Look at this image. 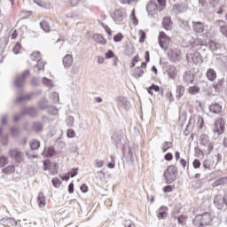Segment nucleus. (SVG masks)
I'll use <instances>...</instances> for the list:
<instances>
[{
    "mask_svg": "<svg viewBox=\"0 0 227 227\" xmlns=\"http://www.w3.org/2000/svg\"><path fill=\"white\" fill-rule=\"evenodd\" d=\"M214 221V215L212 212H205L203 214H199L193 219V224L196 227L208 226Z\"/></svg>",
    "mask_w": 227,
    "mask_h": 227,
    "instance_id": "f257e3e1",
    "label": "nucleus"
},
{
    "mask_svg": "<svg viewBox=\"0 0 227 227\" xmlns=\"http://www.w3.org/2000/svg\"><path fill=\"white\" fill-rule=\"evenodd\" d=\"M176 175H178V168L175 165L168 166L164 172L167 184H173L176 180Z\"/></svg>",
    "mask_w": 227,
    "mask_h": 227,
    "instance_id": "f03ea898",
    "label": "nucleus"
},
{
    "mask_svg": "<svg viewBox=\"0 0 227 227\" xmlns=\"http://www.w3.org/2000/svg\"><path fill=\"white\" fill-rule=\"evenodd\" d=\"M9 157L14 160L16 164H20L24 162V153L20 152L19 149H12L9 152Z\"/></svg>",
    "mask_w": 227,
    "mask_h": 227,
    "instance_id": "7ed1b4c3",
    "label": "nucleus"
},
{
    "mask_svg": "<svg viewBox=\"0 0 227 227\" xmlns=\"http://www.w3.org/2000/svg\"><path fill=\"white\" fill-rule=\"evenodd\" d=\"M158 40L161 49H168L171 43V37L168 36L165 32H160Z\"/></svg>",
    "mask_w": 227,
    "mask_h": 227,
    "instance_id": "20e7f679",
    "label": "nucleus"
},
{
    "mask_svg": "<svg viewBox=\"0 0 227 227\" xmlns=\"http://www.w3.org/2000/svg\"><path fill=\"white\" fill-rule=\"evenodd\" d=\"M225 123H224V120L223 119H217L215 122V129H214V132H215L216 134H218L219 136H221L222 134H224V127Z\"/></svg>",
    "mask_w": 227,
    "mask_h": 227,
    "instance_id": "39448f33",
    "label": "nucleus"
},
{
    "mask_svg": "<svg viewBox=\"0 0 227 227\" xmlns=\"http://www.w3.org/2000/svg\"><path fill=\"white\" fill-rule=\"evenodd\" d=\"M125 15H126L125 11L120 8L114 11L113 19L114 22H117V24H120V22H123V17H125Z\"/></svg>",
    "mask_w": 227,
    "mask_h": 227,
    "instance_id": "423d86ee",
    "label": "nucleus"
},
{
    "mask_svg": "<svg viewBox=\"0 0 227 227\" xmlns=\"http://www.w3.org/2000/svg\"><path fill=\"white\" fill-rule=\"evenodd\" d=\"M183 81L184 84H194V73L192 71H186L183 74Z\"/></svg>",
    "mask_w": 227,
    "mask_h": 227,
    "instance_id": "0eeeda50",
    "label": "nucleus"
},
{
    "mask_svg": "<svg viewBox=\"0 0 227 227\" xmlns=\"http://www.w3.org/2000/svg\"><path fill=\"white\" fill-rule=\"evenodd\" d=\"M146 68V62H142L141 67H137L133 71V77L139 79L145 74V69Z\"/></svg>",
    "mask_w": 227,
    "mask_h": 227,
    "instance_id": "6e6552de",
    "label": "nucleus"
},
{
    "mask_svg": "<svg viewBox=\"0 0 227 227\" xmlns=\"http://www.w3.org/2000/svg\"><path fill=\"white\" fill-rule=\"evenodd\" d=\"M147 12L149 15H155L159 12V6L153 1H150L146 6Z\"/></svg>",
    "mask_w": 227,
    "mask_h": 227,
    "instance_id": "1a4fd4ad",
    "label": "nucleus"
},
{
    "mask_svg": "<svg viewBox=\"0 0 227 227\" xmlns=\"http://www.w3.org/2000/svg\"><path fill=\"white\" fill-rule=\"evenodd\" d=\"M162 26L166 31H171V29H173V21L171 20V17H164L162 20Z\"/></svg>",
    "mask_w": 227,
    "mask_h": 227,
    "instance_id": "9d476101",
    "label": "nucleus"
},
{
    "mask_svg": "<svg viewBox=\"0 0 227 227\" xmlns=\"http://www.w3.org/2000/svg\"><path fill=\"white\" fill-rule=\"evenodd\" d=\"M192 27L195 33H203L205 31V24L200 21H193Z\"/></svg>",
    "mask_w": 227,
    "mask_h": 227,
    "instance_id": "9b49d317",
    "label": "nucleus"
},
{
    "mask_svg": "<svg viewBox=\"0 0 227 227\" xmlns=\"http://www.w3.org/2000/svg\"><path fill=\"white\" fill-rule=\"evenodd\" d=\"M93 40L99 45H107V39L104 38V35L100 34H94Z\"/></svg>",
    "mask_w": 227,
    "mask_h": 227,
    "instance_id": "f8f14e48",
    "label": "nucleus"
},
{
    "mask_svg": "<svg viewBox=\"0 0 227 227\" xmlns=\"http://www.w3.org/2000/svg\"><path fill=\"white\" fill-rule=\"evenodd\" d=\"M168 75L170 79L175 81V79L178 77V69H176V67L170 66L168 70Z\"/></svg>",
    "mask_w": 227,
    "mask_h": 227,
    "instance_id": "ddd939ff",
    "label": "nucleus"
},
{
    "mask_svg": "<svg viewBox=\"0 0 227 227\" xmlns=\"http://www.w3.org/2000/svg\"><path fill=\"white\" fill-rule=\"evenodd\" d=\"M206 76L207 81H211V82H214V81L217 79V73L215 72V70L208 68L206 73Z\"/></svg>",
    "mask_w": 227,
    "mask_h": 227,
    "instance_id": "4468645a",
    "label": "nucleus"
},
{
    "mask_svg": "<svg viewBox=\"0 0 227 227\" xmlns=\"http://www.w3.org/2000/svg\"><path fill=\"white\" fill-rule=\"evenodd\" d=\"M209 111L214 114H219L223 111V106L219 103H213L209 106Z\"/></svg>",
    "mask_w": 227,
    "mask_h": 227,
    "instance_id": "2eb2a0df",
    "label": "nucleus"
},
{
    "mask_svg": "<svg viewBox=\"0 0 227 227\" xmlns=\"http://www.w3.org/2000/svg\"><path fill=\"white\" fill-rule=\"evenodd\" d=\"M185 95V87L184 85H177L176 88V98L180 100Z\"/></svg>",
    "mask_w": 227,
    "mask_h": 227,
    "instance_id": "dca6fc26",
    "label": "nucleus"
},
{
    "mask_svg": "<svg viewBox=\"0 0 227 227\" xmlns=\"http://www.w3.org/2000/svg\"><path fill=\"white\" fill-rule=\"evenodd\" d=\"M214 203L215 207H217V208H219L220 210H223L224 207V199H223L221 195H216L215 197Z\"/></svg>",
    "mask_w": 227,
    "mask_h": 227,
    "instance_id": "f3484780",
    "label": "nucleus"
},
{
    "mask_svg": "<svg viewBox=\"0 0 227 227\" xmlns=\"http://www.w3.org/2000/svg\"><path fill=\"white\" fill-rule=\"evenodd\" d=\"M180 58H182V51L178 50L171 51L170 59H172V61H179Z\"/></svg>",
    "mask_w": 227,
    "mask_h": 227,
    "instance_id": "a211bd4d",
    "label": "nucleus"
},
{
    "mask_svg": "<svg viewBox=\"0 0 227 227\" xmlns=\"http://www.w3.org/2000/svg\"><path fill=\"white\" fill-rule=\"evenodd\" d=\"M226 184H227V176H223L216 179L212 184V187H219L220 185H226Z\"/></svg>",
    "mask_w": 227,
    "mask_h": 227,
    "instance_id": "6ab92c4d",
    "label": "nucleus"
},
{
    "mask_svg": "<svg viewBox=\"0 0 227 227\" xmlns=\"http://www.w3.org/2000/svg\"><path fill=\"white\" fill-rule=\"evenodd\" d=\"M74 63V57L72 55H66L63 59V64L66 68H68V67H72V64Z\"/></svg>",
    "mask_w": 227,
    "mask_h": 227,
    "instance_id": "aec40b11",
    "label": "nucleus"
},
{
    "mask_svg": "<svg viewBox=\"0 0 227 227\" xmlns=\"http://www.w3.org/2000/svg\"><path fill=\"white\" fill-rule=\"evenodd\" d=\"M168 217V208L166 207H161L158 210V219H166Z\"/></svg>",
    "mask_w": 227,
    "mask_h": 227,
    "instance_id": "412c9836",
    "label": "nucleus"
},
{
    "mask_svg": "<svg viewBox=\"0 0 227 227\" xmlns=\"http://www.w3.org/2000/svg\"><path fill=\"white\" fill-rule=\"evenodd\" d=\"M223 86H224V78L219 79L216 82L213 83V88L215 91H221Z\"/></svg>",
    "mask_w": 227,
    "mask_h": 227,
    "instance_id": "4be33fe9",
    "label": "nucleus"
},
{
    "mask_svg": "<svg viewBox=\"0 0 227 227\" xmlns=\"http://www.w3.org/2000/svg\"><path fill=\"white\" fill-rule=\"evenodd\" d=\"M187 91L189 95H198V93H200V86L193 85V86H190Z\"/></svg>",
    "mask_w": 227,
    "mask_h": 227,
    "instance_id": "5701e85b",
    "label": "nucleus"
},
{
    "mask_svg": "<svg viewBox=\"0 0 227 227\" xmlns=\"http://www.w3.org/2000/svg\"><path fill=\"white\" fill-rule=\"evenodd\" d=\"M153 91L158 93L159 91H160V87L153 83L149 88H147V93H149V95H153Z\"/></svg>",
    "mask_w": 227,
    "mask_h": 227,
    "instance_id": "b1692460",
    "label": "nucleus"
},
{
    "mask_svg": "<svg viewBox=\"0 0 227 227\" xmlns=\"http://www.w3.org/2000/svg\"><path fill=\"white\" fill-rule=\"evenodd\" d=\"M170 148H173V143L172 142H163L161 145V151L163 152V153H166V152H168V150H169Z\"/></svg>",
    "mask_w": 227,
    "mask_h": 227,
    "instance_id": "393cba45",
    "label": "nucleus"
},
{
    "mask_svg": "<svg viewBox=\"0 0 227 227\" xmlns=\"http://www.w3.org/2000/svg\"><path fill=\"white\" fill-rule=\"evenodd\" d=\"M40 26L43 30L45 31V33H50L51 31V25L46 20H43L40 22Z\"/></svg>",
    "mask_w": 227,
    "mask_h": 227,
    "instance_id": "a878e982",
    "label": "nucleus"
},
{
    "mask_svg": "<svg viewBox=\"0 0 227 227\" xmlns=\"http://www.w3.org/2000/svg\"><path fill=\"white\" fill-rule=\"evenodd\" d=\"M37 203L41 208L45 207V196H43V193H39L37 197Z\"/></svg>",
    "mask_w": 227,
    "mask_h": 227,
    "instance_id": "bb28decb",
    "label": "nucleus"
},
{
    "mask_svg": "<svg viewBox=\"0 0 227 227\" xmlns=\"http://www.w3.org/2000/svg\"><path fill=\"white\" fill-rule=\"evenodd\" d=\"M2 171L4 173V175H11V173H15V166H7Z\"/></svg>",
    "mask_w": 227,
    "mask_h": 227,
    "instance_id": "cd10ccee",
    "label": "nucleus"
},
{
    "mask_svg": "<svg viewBox=\"0 0 227 227\" xmlns=\"http://www.w3.org/2000/svg\"><path fill=\"white\" fill-rule=\"evenodd\" d=\"M203 166L205 169H212L214 166V160L209 159V160H204Z\"/></svg>",
    "mask_w": 227,
    "mask_h": 227,
    "instance_id": "c85d7f7f",
    "label": "nucleus"
},
{
    "mask_svg": "<svg viewBox=\"0 0 227 227\" xmlns=\"http://www.w3.org/2000/svg\"><path fill=\"white\" fill-rule=\"evenodd\" d=\"M58 164L56 162H52L49 170L51 172V175H58Z\"/></svg>",
    "mask_w": 227,
    "mask_h": 227,
    "instance_id": "c756f323",
    "label": "nucleus"
},
{
    "mask_svg": "<svg viewBox=\"0 0 227 227\" xmlns=\"http://www.w3.org/2000/svg\"><path fill=\"white\" fill-rule=\"evenodd\" d=\"M35 68H37V72H41V70H44L45 68V61L41 59L40 60H37V64L35 66Z\"/></svg>",
    "mask_w": 227,
    "mask_h": 227,
    "instance_id": "7c9ffc66",
    "label": "nucleus"
},
{
    "mask_svg": "<svg viewBox=\"0 0 227 227\" xmlns=\"http://www.w3.org/2000/svg\"><path fill=\"white\" fill-rule=\"evenodd\" d=\"M130 19L134 26H137V24H139V20H137V17H136V9L132 10L130 14Z\"/></svg>",
    "mask_w": 227,
    "mask_h": 227,
    "instance_id": "2f4dec72",
    "label": "nucleus"
},
{
    "mask_svg": "<svg viewBox=\"0 0 227 227\" xmlns=\"http://www.w3.org/2000/svg\"><path fill=\"white\" fill-rule=\"evenodd\" d=\"M31 150H38L40 148V141L34 139L30 142Z\"/></svg>",
    "mask_w": 227,
    "mask_h": 227,
    "instance_id": "473e14b6",
    "label": "nucleus"
},
{
    "mask_svg": "<svg viewBox=\"0 0 227 227\" xmlns=\"http://www.w3.org/2000/svg\"><path fill=\"white\" fill-rule=\"evenodd\" d=\"M192 61L195 65H198V63H200V61H201V55H200V53H198V52L194 53L192 57Z\"/></svg>",
    "mask_w": 227,
    "mask_h": 227,
    "instance_id": "72a5a7b5",
    "label": "nucleus"
},
{
    "mask_svg": "<svg viewBox=\"0 0 227 227\" xmlns=\"http://www.w3.org/2000/svg\"><path fill=\"white\" fill-rule=\"evenodd\" d=\"M138 36H140L139 38L140 43H145V41L146 40V32H145V30H139Z\"/></svg>",
    "mask_w": 227,
    "mask_h": 227,
    "instance_id": "f704fd0d",
    "label": "nucleus"
},
{
    "mask_svg": "<svg viewBox=\"0 0 227 227\" xmlns=\"http://www.w3.org/2000/svg\"><path fill=\"white\" fill-rule=\"evenodd\" d=\"M31 58L33 61H40L42 59V54H40V51H34L31 54Z\"/></svg>",
    "mask_w": 227,
    "mask_h": 227,
    "instance_id": "c9c22d12",
    "label": "nucleus"
},
{
    "mask_svg": "<svg viewBox=\"0 0 227 227\" xmlns=\"http://www.w3.org/2000/svg\"><path fill=\"white\" fill-rule=\"evenodd\" d=\"M123 38H125V35H123V34H121V33H118L114 35V42L118 43V42H122Z\"/></svg>",
    "mask_w": 227,
    "mask_h": 227,
    "instance_id": "e433bc0d",
    "label": "nucleus"
},
{
    "mask_svg": "<svg viewBox=\"0 0 227 227\" xmlns=\"http://www.w3.org/2000/svg\"><path fill=\"white\" fill-rule=\"evenodd\" d=\"M26 75H29V71H26L24 73L23 76L21 77V80L19 78L16 79V81H15L16 86H20V84L19 83L20 82H21V84L24 83V79H25Z\"/></svg>",
    "mask_w": 227,
    "mask_h": 227,
    "instance_id": "4c0bfd02",
    "label": "nucleus"
},
{
    "mask_svg": "<svg viewBox=\"0 0 227 227\" xmlns=\"http://www.w3.org/2000/svg\"><path fill=\"white\" fill-rule=\"evenodd\" d=\"M157 2L159 3V5H158L159 12H162V10H164L166 8L167 1L166 0H157Z\"/></svg>",
    "mask_w": 227,
    "mask_h": 227,
    "instance_id": "58836bf2",
    "label": "nucleus"
},
{
    "mask_svg": "<svg viewBox=\"0 0 227 227\" xmlns=\"http://www.w3.org/2000/svg\"><path fill=\"white\" fill-rule=\"evenodd\" d=\"M52 162L50 161V160H43V171H49Z\"/></svg>",
    "mask_w": 227,
    "mask_h": 227,
    "instance_id": "ea45409f",
    "label": "nucleus"
},
{
    "mask_svg": "<svg viewBox=\"0 0 227 227\" xmlns=\"http://www.w3.org/2000/svg\"><path fill=\"white\" fill-rule=\"evenodd\" d=\"M219 31L223 35V36H225V38H227V25L221 26L219 27Z\"/></svg>",
    "mask_w": 227,
    "mask_h": 227,
    "instance_id": "a19ab883",
    "label": "nucleus"
},
{
    "mask_svg": "<svg viewBox=\"0 0 227 227\" xmlns=\"http://www.w3.org/2000/svg\"><path fill=\"white\" fill-rule=\"evenodd\" d=\"M20 49H22V45H20V43H17L12 48V51L14 54H19V52H20Z\"/></svg>",
    "mask_w": 227,
    "mask_h": 227,
    "instance_id": "79ce46f5",
    "label": "nucleus"
},
{
    "mask_svg": "<svg viewBox=\"0 0 227 227\" xmlns=\"http://www.w3.org/2000/svg\"><path fill=\"white\" fill-rule=\"evenodd\" d=\"M203 125H205V121L203 120V117H199L197 121V127L198 129H203Z\"/></svg>",
    "mask_w": 227,
    "mask_h": 227,
    "instance_id": "37998d69",
    "label": "nucleus"
},
{
    "mask_svg": "<svg viewBox=\"0 0 227 227\" xmlns=\"http://www.w3.org/2000/svg\"><path fill=\"white\" fill-rule=\"evenodd\" d=\"M8 164V158L6 157H0V168H4Z\"/></svg>",
    "mask_w": 227,
    "mask_h": 227,
    "instance_id": "c03bdc74",
    "label": "nucleus"
},
{
    "mask_svg": "<svg viewBox=\"0 0 227 227\" xmlns=\"http://www.w3.org/2000/svg\"><path fill=\"white\" fill-rule=\"evenodd\" d=\"M51 183H52V184H53L55 187H59V185H61V180H59V178H58V177H54V178L51 180Z\"/></svg>",
    "mask_w": 227,
    "mask_h": 227,
    "instance_id": "a18cd8bd",
    "label": "nucleus"
},
{
    "mask_svg": "<svg viewBox=\"0 0 227 227\" xmlns=\"http://www.w3.org/2000/svg\"><path fill=\"white\" fill-rule=\"evenodd\" d=\"M175 189V185H167L162 188L163 192H171Z\"/></svg>",
    "mask_w": 227,
    "mask_h": 227,
    "instance_id": "49530a36",
    "label": "nucleus"
},
{
    "mask_svg": "<svg viewBox=\"0 0 227 227\" xmlns=\"http://www.w3.org/2000/svg\"><path fill=\"white\" fill-rule=\"evenodd\" d=\"M177 221L179 224H185V222L187 221V217L184 215L178 216Z\"/></svg>",
    "mask_w": 227,
    "mask_h": 227,
    "instance_id": "de8ad7c7",
    "label": "nucleus"
},
{
    "mask_svg": "<svg viewBox=\"0 0 227 227\" xmlns=\"http://www.w3.org/2000/svg\"><path fill=\"white\" fill-rule=\"evenodd\" d=\"M105 56L106 59H111V58H115L116 55L111 50H108Z\"/></svg>",
    "mask_w": 227,
    "mask_h": 227,
    "instance_id": "09e8293b",
    "label": "nucleus"
},
{
    "mask_svg": "<svg viewBox=\"0 0 227 227\" xmlns=\"http://www.w3.org/2000/svg\"><path fill=\"white\" fill-rule=\"evenodd\" d=\"M67 136L69 138L75 137V130H74L72 129H67Z\"/></svg>",
    "mask_w": 227,
    "mask_h": 227,
    "instance_id": "8fccbe9b",
    "label": "nucleus"
},
{
    "mask_svg": "<svg viewBox=\"0 0 227 227\" xmlns=\"http://www.w3.org/2000/svg\"><path fill=\"white\" fill-rule=\"evenodd\" d=\"M192 166L195 169H199L201 167V161L200 160H194L192 162Z\"/></svg>",
    "mask_w": 227,
    "mask_h": 227,
    "instance_id": "3c124183",
    "label": "nucleus"
},
{
    "mask_svg": "<svg viewBox=\"0 0 227 227\" xmlns=\"http://www.w3.org/2000/svg\"><path fill=\"white\" fill-rule=\"evenodd\" d=\"M139 61H140L139 55L135 56L131 63V68H134V67H136V64L139 63Z\"/></svg>",
    "mask_w": 227,
    "mask_h": 227,
    "instance_id": "603ef678",
    "label": "nucleus"
},
{
    "mask_svg": "<svg viewBox=\"0 0 227 227\" xmlns=\"http://www.w3.org/2000/svg\"><path fill=\"white\" fill-rule=\"evenodd\" d=\"M166 98H168L169 102H173V100H175V98L173 97V93L171 91H168L166 93Z\"/></svg>",
    "mask_w": 227,
    "mask_h": 227,
    "instance_id": "864d4df0",
    "label": "nucleus"
},
{
    "mask_svg": "<svg viewBox=\"0 0 227 227\" xmlns=\"http://www.w3.org/2000/svg\"><path fill=\"white\" fill-rule=\"evenodd\" d=\"M82 0H68L70 6H77Z\"/></svg>",
    "mask_w": 227,
    "mask_h": 227,
    "instance_id": "5fc2aeb1",
    "label": "nucleus"
},
{
    "mask_svg": "<svg viewBox=\"0 0 227 227\" xmlns=\"http://www.w3.org/2000/svg\"><path fill=\"white\" fill-rule=\"evenodd\" d=\"M46 150V153L47 155H49L50 157H52V155H54V148L52 147H48Z\"/></svg>",
    "mask_w": 227,
    "mask_h": 227,
    "instance_id": "6e6d98bb",
    "label": "nucleus"
},
{
    "mask_svg": "<svg viewBox=\"0 0 227 227\" xmlns=\"http://www.w3.org/2000/svg\"><path fill=\"white\" fill-rule=\"evenodd\" d=\"M77 171H79L78 168H73L70 172L69 175L71 178H74V176H77Z\"/></svg>",
    "mask_w": 227,
    "mask_h": 227,
    "instance_id": "4d7b16f0",
    "label": "nucleus"
},
{
    "mask_svg": "<svg viewBox=\"0 0 227 227\" xmlns=\"http://www.w3.org/2000/svg\"><path fill=\"white\" fill-rule=\"evenodd\" d=\"M95 166H96L97 168H102V167L104 166V160H97L95 161Z\"/></svg>",
    "mask_w": 227,
    "mask_h": 227,
    "instance_id": "13d9d810",
    "label": "nucleus"
},
{
    "mask_svg": "<svg viewBox=\"0 0 227 227\" xmlns=\"http://www.w3.org/2000/svg\"><path fill=\"white\" fill-rule=\"evenodd\" d=\"M165 160H171L173 159V153H168L165 156H164Z\"/></svg>",
    "mask_w": 227,
    "mask_h": 227,
    "instance_id": "bf43d9fd",
    "label": "nucleus"
},
{
    "mask_svg": "<svg viewBox=\"0 0 227 227\" xmlns=\"http://www.w3.org/2000/svg\"><path fill=\"white\" fill-rule=\"evenodd\" d=\"M105 31L106 33L108 35V36H113V31L111 30V28L109 27H105Z\"/></svg>",
    "mask_w": 227,
    "mask_h": 227,
    "instance_id": "052dcab7",
    "label": "nucleus"
},
{
    "mask_svg": "<svg viewBox=\"0 0 227 227\" xmlns=\"http://www.w3.org/2000/svg\"><path fill=\"white\" fill-rule=\"evenodd\" d=\"M17 36H19V32H17V29H15V30L12 32V35H11V38H12V40H16V39H17Z\"/></svg>",
    "mask_w": 227,
    "mask_h": 227,
    "instance_id": "680f3d73",
    "label": "nucleus"
},
{
    "mask_svg": "<svg viewBox=\"0 0 227 227\" xmlns=\"http://www.w3.org/2000/svg\"><path fill=\"white\" fill-rule=\"evenodd\" d=\"M70 173H67L64 176H60V178H62V180H66L67 182H68V180H70Z\"/></svg>",
    "mask_w": 227,
    "mask_h": 227,
    "instance_id": "e2e57ef3",
    "label": "nucleus"
},
{
    "mask_svg": "<svg viewBox=\"0 0 227 227\" xmlns=\"http://www.w3.org/2000/svg\"><path fill=\"white\" fill-rule=\"evenodd\" d=\"M82 192H86L88 191V185L86 184H82L81 187H80Z\"/></svg>",
    "mask_w": 227,
    "mask_h": 227,
    "instance_id": "0e129e2a",
    "label": "nucleus"
},
{
    "mask_svg": "<svg viewBox=\"0 0 227 227\" xmlns=\"http://www.w3.org/2000/svg\"><path fill=\"white\" fill-rule=\"evenodd\" d=\"M68 192H69V194H72L74 192V183H71L68 185Z\"/></svg>",
    "mask_w": 227,
    "mask_h": 227,
    "instance_id": "69168bd1",
    "label": "nucleus"
},
{
    "mask_svg": "<svg viewBox=\"0 0 227 227\" xmlns=\"http://www.w3.org/2000/svg\"><path fill=\"white\" fill-rule=\"evenodd\" d=\"M180 164L183 166V168H185L187 166V161L184 159H181Z\"/></svg>",
    "mask_w": 227,
    "mask_h": 227,
    "instance_id": "338daca9",
    "label": "nucleus"
},
{
    "mask_svg": "<svg viewBox=\"0 0 227 227\" xmlns=\"http://www.w3.org/2000/svg\"><path fill=\"white\" fill-rule=\"evenodd\" d=\"M114 166H115V163L114 162H109L107 164V168H109L110 169H114Z\"/></svg>",
    "mask_w": 227,
    "mask_h": 227,
    "instance_id": "774afa93",
    "label": "nucleus"
}]
</instances>
